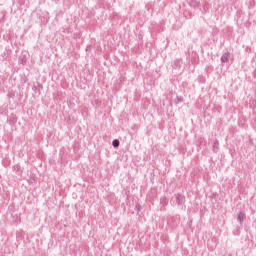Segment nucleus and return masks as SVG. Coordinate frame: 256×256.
Segmentation results:
<instances>
[{
    "instance_id": "obj_1",
    "label": "nucleus",
    "mask_w": 256,
    "mask_h": 256,
    "mask_svg": "<svg viewBox=\"0 0 256 256\" xmlns=\"http://www.w3.org/2000/svg\"><path fill=\"white\" fill-rule=\"evenodd\" d=\"M229 57H231V54L229 52H225L221 57V63H227L229 61Z\"/></svg>"
},
{
    "instance_id": "obj_2",
    "label": "nucleus",
    "mask_w": 256,
    "mask_h": 256,
    "mask_svg": "<svg viewBox=\"0 0 256 256\" xmlns=\"http://www.w3.org/2000/svg\"><path fill=\"white\" fill-rule=\"evenodd\" d=\"M247 218V216L245 215V213L241 212L239 215H238V218H237V221L239 222V224L241 225L245 219Z\"/></svg>"
},
{
    "instance_id": "obj_3",
    "label": "nucleus",
    "mask_w": 256,
    "mask_h": 256,
    "mask_svg": "<svg viewBox=\"0 0 256 256\" xmlns=\"http://www.w3.org/2000/svg\"><path fill=\"white\" fill-rule=\"evenodd\" d=\"M160 205H162L163 207H167V205H169V199H167V198H162L161 200H160Z\"/></svg>"
},
{
    "instance_id": "obj_4",
    "label": "nucleus",
    "mask_w": 256,
    "mask_h": 256,
    "mask_svg": "<svg viewBox=\"0 0 256 256\" xmlns=\"http://www.w3.org/2000/svg\"><path fill=\"white\" fill-rule=\"evenodd\" d=\"M176 203L177 205H181V203H183V196H181L180 194H178L176 196Z\"/></svg>"
},
{
    "instance_id": "obj_5",
    "label": "nucleus",
    "mask_w": 256,
    "mask_h": 256,
    "mask_svg": "<svg viewBox=\"0 0 256 256\" xmlns=\"http://www.w3.org/2000/svg\"><path fill=\"white\" fill-rule=\"evenodd\" d=\"M219 142H214V145H213V151L214 153H217V151H219Z\"/></svg>"
},
{
    "instance_id": "obj_6",
    "label": "nucleus",
    "mask_w": 256,
    "mask_h": 256,
    "mask_svg": "<svg viewBox=\"0 0 256 256\" xmlns=\"http://www.w3.org/2000/svg\"><path fill=\"white\" fill-rule=\"evenodd\" d=\"M112 145L113 147H119V140H113Z\"/></svg>"
}]
</instances>
